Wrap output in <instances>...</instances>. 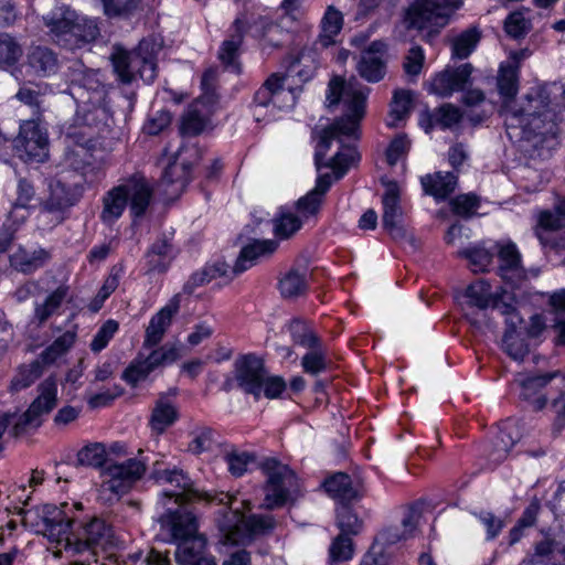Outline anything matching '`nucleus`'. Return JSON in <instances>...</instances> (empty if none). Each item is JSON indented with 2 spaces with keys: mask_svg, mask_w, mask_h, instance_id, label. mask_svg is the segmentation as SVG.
Here are the masks:
<instances>
[{
  "mask_svg": "<svg viewBox=\"0 0 565 565\" xmlns=\"http://www.w3.org/2000/svg\"><path fill=\"white\" fill-rule=\"evenodd\" d=\"M149 43L141 41L138 50L134 52L115 47L111 54L114 71L122 83L132 82L137 75L146 82L151 83L157 76V66L153 55L148 51Z\"/></svg>",
  "mask_w": 565,
  "mask_h": 565,
  "instance_id": "obj_12",
  "label": "nucleus"
},
{
  "mask_svg": "<svg viewBox=\"0 0 565 565\" xmlns=\"http://www.w3.org/2000/svg\"><path fill=\"white\" fill-rule=\"evenodd\" d=\"M175 419L177 411L174 406L166 399H159L151 416L152 428L158 433H162L167 427L172 425Z\"/></svg>",
  "mask_w": 565,
  "mask_h": 565,
  "instance_id": "obj_49",
  "label": "nucleus"
},
{
  "mask_svg": "<svg viewBox=\"0 0 565 565\" xmlns=\"http://www.w3.org/2000/svg\"><path fill=\"white\" fill-rule=\"evenodd\" d=\"M498 89L503 97L500 114L511 140H533L552 132L554 124L551 120L550 99L545 88L533 87L524 97L513 99L518 93V67L501 65Z\"/></svg>",
  "mask_w": 565,
  "mask_h": 565,
  "instance_id": "obj_2",
  "label": "nucleus"
},
{
  "mask_svg": "<svg viewBox=\"0 0 565 565\" xmlns=\"http://www.w3.org/2000/svg\"><path fill=\"white\" fill-rule=\"evenodd\" d=\"M161 523L178 542L175 558L179 565H216L213 556L205 555L206 542L198 534L196 519L191 512H169L161 518Z\"/></svg>",
  "mask_w": 565,
  "mask_h": 565,
  "instance_id": "obj_4",
  "label": "nucleus"
},
{
  "mask_svg": "<svg viewBox=\"0 0 565 565\" xmlns=\"http://www.w3.org/2000/svg\"><path fill=\"white\" fill-rule=\"evenodd\" d=\"M342 25V13L332 6L328 7L321 19V31L318 40L316 41V45L321 47L333 45L337 42V36L339 35Z\"/></svg>",
  "mask_w": 565,
  "mask_h": 565,
  "instance_id": "obj_31",
  "label": "nucleus"
},
{
  "mask_svg": "<svg viewBox=\"0 0 565 565\" xmlns=\"http://www.w3.org/2000/svg\"><path fill=\"white\" fill-rule=\"evenodd\" d=\"M460 6V0H414L405 9L404 23L407 29H434V32H438Z\"/></svg>",
  "mask_w": 565,
  "mask_h": 565,
  "instance_id": "obj_11",
  "label": "nucleus"
},
{
  "mask_svg": "<svg viewBox=\"0 0 565 565\" xmlns=\"http://www.w3.org/2000/svg\"><path fill=\"white\" fill-rule=\"evenodd\" d=\"M22 55V47L14 38L0 34V64L13 65Z\"/></svg>",
  "mask_w": 565,
  "mask_h": 565,
  "instance_id": "obj_55",
  "label": "nucleus"
},
{
  "mask_svg": "<svg viewBox=\"0 0 565 565\" xmlns=\"http://www.w3.org/2000/svg\"><path fill=\"white\" fill-rule=\"evenodd\" d=\"M308 288V269L291 268L279 280V290L285 298H296L306 292Z\"/></svg>",
  "mask_w": 565,
  "mask_h": 565,
  "instance_id": "obj_34",
  "label": "nucleus"
},
{
  "mask_svg": "<svg viewBox=\"0 0 565 565\" xmlns=\"http://www.w3.org/2000/svg\"><path fill=\"white\" fill-rule=\"evenodd\" d=\"M292 341L306 349H315L319 339L310 326L301 320H292L288 327Z\"/></svg>",
  "mask_w": 565,
  "mask_h": 565,
  "instance_id": "obj_51",
  "label": "nucleus"
},
{
  "mask_svg": "<svg viewBox=\"0 0 565 565\" xmlns=\"http://www.w3.org/2000/svg\"><path fill=\"white\" fill-rule=\"evenodd\" d=\"M458 256L469 262V266L473 273L487 271L493 258V254L481 244L458 252Z\"/></svg>",
  "mask_w": 565,
  "mask_h": 565,
  "instance_id": "obj_41",
  "label": "nucleus"
},
{
  "mask_svg": "<svg viewBox=\"0 0 565 565\" xmlns=\"http://www.w3.org/2000/svg\"><path fill=\"white\" fill-rule=\"evenodd\" d=\"M354 547L349 535L339 534L333 539L329 547V564L347 562L353 557Z\"/></svg>",
  "mask_w": 565,
  "mask_h": 565,
  "instance_id": "obj_50",
  "label": "nucleus"
},
{
  "mask_svg": "<svg viewBox=\"0 0 565 565\" xmlns=\"http://www.w3.org/2000/svg\"><path fill=\"white\" fill-rule=\"evenodd\" d=\"M172 245L168 239L156 242L147 254L150 270L164 271L172 259Z\"/></svg>",
  "mask_w": 565,
  "mask_h": 565,
  "instance_id": "obj_43",
  "label": "nucleus"
},
{
  "mask_svg": "<svg viewBox=\"0 0 565 565\" xmlns=\"http://www.w3.org/2000/svg\"><path fill=\"white\" fill-rule=\"evenodd\" d=\"M44 23L53 39L64 45L90 42L99 34L95 20L81 17L66 6L54 8L44 17Z\"/></svg>",
  "mask_w": 565,
  "mask_h": 565,
  "instance_id": "obj_9",
  "label": "nucleus"
},
{
  "mask_svg": "<svg viewBox=\"0 0 565 565\" xmlns=\"http://www.w3.org/2000/svg\"><path fill=\"white\" fill-rule=\"evenodd\" d=\"M424 61L425 55L423 49L418 45L411 47L404 62L406 74L417 76L422 72Z\"/></svg>",
  "mask_w": 565,
  "mask_h": 565,
  "instance_id": "obj_64",
  "label": "nucleus"
},
{
  "mask_svg": "<svg viewBox=\"0 0 565 565\" xmlns=\"http://www.w3.org/2000/svg\"><path fill=\"white\" fill-rule=\"evenodd\" d=\"M38 395L30 404L28 409L15 423L14 434L19 433L20 427H39L42 424L43 416L50 414L58 402V387L54 377L50 376L42 381L36 388Z\"/></svg>",
  "mask_w": 565,
  "mask_h": 565,
  "instance_id": "obj_17",
  "label": "nucleus"
},
{
  "mask_svg": "<svg viewBox=\"0 0 565 565\" xmlns=\"http://www.w3.org/2000/svg\"><path fill=\"white\" fill-rule=\"evenodd\" d=\"M519 439L516 424L512 420L504 423L495 437L493 449L489 454L490 459L494 462L502 461Z\"/></svg>",
  "mask_w": 565,
  "mask_h": 565,
  "instance_id": "obj_33",
  "label": "nucleus"
},
{
  "mask_svg": "<svg viewBox=\"0 0 565 565\" xmlns=\"http://www.w3.org/2000/svg\"><path fill=\"white\" fill-rule=\"evenodd\" d=\"M561 375L558 372L548 373L537 376L520 375L516 380L522 387L521 396L524 399H532L537 390L544 387L552 379Z\"/></svg>",
  "mask_w": 565,
  "mask_h": 565,
  "instance_id": "obj_53",
  "label": "nucleus"
},
{
  "mask_svg": "<svg viewBox=\"0 0 565 565\" xmlns=\"http://www.w3.org/2000/svg\"><path fill=\"white\" fill-rule=\"evenodd\" d=\"M68 294V287L60 286L52 291L42 302L35 305L34 320L44 323L60 308Z\"/></svg>",
  "mask_w": 565,
  "mask_h": 565,
  "instance_id": "obj_39",
  "label": "nucleus"
},
{
  "mask_svg": "<svg viewBox=\"0 0 565 565\" xmlns=\"http://www.w3.org/2000/svg\"><path fill=\"white\" fill-rule=\"evenodd\" d=\"M28 62L31 68L38 74L47 75L55 71L56 57L54 53L46 47H34L28 55Z\"/></svg>",
  "mask_w": 565,
  "mask_h": 565,
  "instance_id": "obj_45",
  "label": "nucleus"
},
{
  "mask_svg": "<svg viewBox=\"0 0 565 565\" xmlns=\"http://www.w3.org/2000/svg\"><path fill=\"white\" fill-rule=\"evenodd\" d=\"M337 526L341 534L358 535L363 530V521L347 503H343L337 509Z\"/></svg>",
  "mask_w": 565,
  "mask_h": 565,
  "instance_id": "obj_46",
  "label": "nucleus"
},
{
  "mask_svg": "<svg viewBox=\"0 0 565 565\" xmlns=\"http://www.w3.org/2000/svg\"><path fill=\"white\" fill-rule=\"evenodd\" d=\"M113 459H107V450L103 444L95 443L83 447L77 454V462L88 467H104Z\"/></svg>",
  "mask_w": 565,
  "mask_h": 565,
  "instance_id": "obj_48",
  "label": "nucleus"
},
{
  "mask_svg": "<svg viewBox=\"0 0 565 565\" xmlns=\"http://www.w3.org/2000/svg\"><path fill=\"white\" fill-rule=\"evenodd\" d=\"M72 524L68 533L63 536L61 548L54 551L55 556L66 555L76 557L71 565H92L97 563L95 548L106 547L111 542V529L102 519L94 518L85 523L78 533L73 531Z\"/></svg>",
  "mask_w": 565,
  "mask_h": 565,
  "instance_id": "obj_7",
  "label": "nucleus"
},
{
  "mask_svg": "<svg viewBox=\"0 0 565 565\" xmlns=\"http://www.w3.org/2000/svg\"><path fill=\"white\" fill-rule=\"evenodd\" d=\"M182 356L181 348L167 343L152 350L148 355L138 354L124 371L122 379L136 386L147 380L157 367L172 364Z\"/></svg>",
  "mask_w": 565,
  "mask_h": 565,
  "instance_id": "obj_16",
  "label": "nucleus"
},
{
  "mask_svg": "<svg viewBox=\"0 0 565 565\" xmlns=\"http://www.w3.org/2000/svg\"><path fill=\"white\" fill-rule=\"evenodd\" d=\"M563 217L556 211H542L537 216V226L535 235L542 244H546L547 239L544 237L545 231H555L564 226Z\"/></svg>",
  "mask_w": 565,
  "mask_h": 565,
  "instance_id": "obj_56",
  "label": "nucleus"
},
{
  "mask_svg": "<svg viewBox=\"0 0 565 565\" xmlns=\"http://www.w3.org/2000/svg\"><path fill=\"white\" fill-rule=\"evenodd\" d=\"M49 191V198L43 203V207L47 212L64 211L74 205L78 200L76 188L66 184L60 179L50 182Z\"/></svg>",
  "mask_w": 565,
  "mask_h": 565,
  "instance_id": "obj_27",
  "label": "nucleus"
},
{
  "mask_svg": "<svg viewBox=\"0 0 565 565\" xmlns=\"http://www.w3.org/2000/svg\"><path fill=\"white\" fill-rule=\"evenodd\" d=\"M331 183L330 174L319 175L313 190L298 200L297 212L300 214L298 217L301 218L302 222L315 217L319 213L323 195L331 186Z\"/></svg>",
  "mask_w": 565,
  "mask_h": 565,
  "instance_id": "obj_26",
  "label": "nucleus"
},
{
  "mask_svg": "<svg viewBox=\"0 0 565 565\" xmlns=\"http://www.w3.org/2000/svg\"><path fill=\"white\" fill-rule=\"evenodd\" d=\"M499 266L498 275L511 285H519L526 278L521 253L515 243L503 239L495 243Z\"/></svg>",
  "mask_w": 565,
  "mask_h": 565,
  "instance_id": "obj_21",
  "label": "nucleus"
},
{
  "mask_svg": "<svg viewBox=\"0 0 565 565\" xmlns=\"http://www.w3.org/2000/svg\"><path fill=\"white\" fill-rule=\"evenodd\" d=\"M470 306L479 309L492 308L505 317V323L518 327L523 319L516 310V299L512 291L502 287L493 288L487 280L478 279L470 284L465 291Z\"/></svg>",
  "mask_w": 565,
  "mask_h": 565,
  "instance_id": "obj_10",
  "label": "nucleus"
},
{
  "mask_svg": "<svg viewBox=\"0 0 565 565\" xmlns=\"http://www.w3.org/2000/svg\"><path fill=\"white\" fill-rule=\"evenodd\" d=\"M181 305V296L174 295L168 303L151 317L146 329L143 347L153 348L163 338Z\"/></svg>",
  "mask_w": 565,
  "mask_h": 565,
  "instance_id": "obj_23",
  "label": "nucleus"
},
{
  "mask_svg": "<svg viewBox=\"0 0 565 565\" xmlns=\"http://www.w3.org/2000/svg\"><path fill=\"white\" fill-rule=\"evenodd\" d=\"M81 509V503H63L60 507L44 504L20 510L19 514L25 527L55 543V551H57L61 548L63 536L68 533V527L77 522L76 512Z\"/></svg>",
  "mask_w": 565,
  "mask_h": 565,
  "instance_id": "obj_6",
  "label": "nucleus"
},
{
  "mask_svg": "<svg viewBox=\"0 0 565 565\" xmlns=\"http://www.w3.org/2000/svg\"><path fill=\"white\" fill-rule=\"evenodd\" d=\"M451 206L455 213L468 216L477 211L479 200L475 194H462L451 201Z\"/></svg>",
  "mask_w": 565,
  "mask_h": 565,
  "instance_id": "obj_63",
  "label": "nucleus"
},
{
  "mask_svg": "<svg viewBox=\"0 0 565 565\" xmlns=\"http://www.w3.org/2000/svg\"><path fill=\"white\" fill-rule=\"evenodd\" d=\"M234 379L237 386L255 399L262 396L274 399L280 397L286 390V382L281 376L270 375L263 361L255 355H244L235 361Z\"/></svg>",
  "mask_w": 565,
  "mask_h": 565,
  "instance_id": "obj_8",
  "label": "nucleus"
},
{
  "mask_svg": "<svg viewBox=\"0 0 565 565\" xmlns=\"http://www.w3.org/2000/svg\"><path fill=\"white\" fill-rule=\"evenodd\" d=\"M43 373V367L39 360L28 365L19 367L17 374L11 381L10 390L18 392L31 386Z\"/></svg>",
  "mask_w": 565,
  "mask_h": 565,
  "instance_id": "obj_47",
  "label": "nucleus"
},
{
  "mask_svg": "<svg viewBox=\"0 0 565 565\" xmlns=\"http://www.w3.org/2000/svg\"><path fill=\"white\" fill-rule=\"evenodd\" d=\"M214 111L213 97L209 95L201 96L192 103L184 111L180 130L183 135L195 136L202 132L209 124V119Z\"/></svg>",
  "mask_w": 565,
  "mask_h": 565,
  "instance_id": "obj_22",
  "label": "nucleus"
},
{
  "mask_svg": "<svg viewBox=\"0 0 565 565\" xmlns=\"http://www.w3.org/2000/svg\"><path fill=\"white\" fill-rule=\"evenodd\" d=\"M94 131L89 124L68 126L65 138L70 145L81 148L82 151L89 150L93 143Z\"/></svg>",
  "mask_w": 565,
  "mask_h": 565,
  "instance_id": "obj_52",
  "label": "nucleus"
},
{
  "mask_svg": "<svg viewBox=\"0 0 565 565\" xmlns=\"http://www.w3.org/2000/svg\"><path fill=\"white\" fill-rule=\"evenodd\" d=\"M50 258V253L42 247L28 249L19 247L11 256V266L24 274L32 273L42 267Z\"/></svg>",
  "mask_w": 565,
  "mask_h": 565,
  "instance_id": "obj_29",
  "label": "nucleus"
},
{
  "mask_svg": "<svg viewBox=\"0 0 565 565\" xmlns=\"http://www.w3.org/2000/svg\"><path fill=\"white\" fill-rule=\"evenodd\" d=\"M278 247L273 239L253 241L241 250L233 270L236 274L243 273L252 267L257 260L271 255Z\"/></svg>",
  "mask_w": 565,
  "mask_h": 565,
  "instance_id": "obj_28",
  "label": "nucleus"
},
{
  "mask_svg": "<svg viewBox=\"0 0 565 565\" xmlns=\"http://www.w3.org/2000/svg\"><path fill=\"white\" fill-rule=\"evenodd\" d=\"M215 446L216 439L214 438V433L209 428H204L195 434L189 445V450L199 455L204 451L213 450Z\"/></svg>",
  "mask_w": 565,
  "mask_h": 565,
  "instance_id": "obj_61",
  "label": "nucleus"
},
{
  "mask_svg": "<svg viewBox=\"0 0 565 565\" xmlns=\"http://www.w3.org/2000/svg\"><path fill=\"white\" fill-rule=\"evenodd\" d=\"M308 350L309 352H307L301 359V366L306 373L317 375L327 367L326 352L320 347V343L317 344L315 349Z\"/></svg>",
  "mask_w": 565,
  "mask_h": 565,
  "instance_id": "obj_54",
  "label": "nucleus"
},
{
  "mask_svg": "<svg viewBox=\"0 0 565 565\" xmlns=\"http://www.w3.org/2000/svg\"><path fill=\"white\" fill-rule=\"evenodd\" d=\"M419 514L409 512L402 522V526H391L381 531L371 547V553L380 554L385 546L396 544L403 540L412 537L417 529Z\"/></svg>",
  "mask_w": 565,
  "mask_h": 565,
  "instance_id": "obj_25",
  "label": "nucleus"
},
{
  "mask_svg": "<svg viewBox=\"0 0 565 565\" xmlns=\"http://www.w3.org/2000/svg\"><path fill=\"white\" fill-rule=\"evenodd\" d=\"M285 77L271 75L265 84L255 93V114L258 108H270L271 116L275 110H286L294 107L296 103L295 92L286 88L284 85Z\"/></svg>",
  "mask_w": 565,
  "mask_h": 565,
  "instance_id": "obj_18",
  "label": "nucleus"
},
{
  "mask_svg": "<svg viewBox=\"0 0 565 565\" xmlns=\"http://www.w3.org/2000/svg\"><path fill=\"white\" fill-rule=\"evenodd\" d=\"M152 199V190L143 178H132L111 188L103 196L100 220L104 224L114 225L124 214L128 202L134 218L145 215Z\"/></svg>",
  "mask_w": 565,
  "mask_h": 565,
  "instance_id": "obj_5",
  "label": "nucleus"
},
{
  "mask_svg": "<svg viewBox=\"0 0 565 565\" xmlns=\"http://www.w3.org/2000/svg\"><path fill=\"white\" fill-rule=\"evenodd\" d=\"M411 142L406 136H397L392 140L386 150V160L390 166H395L404 159L409 150Z\"/></svg>",
  "mask_w": 565,
  "mask_h": 565,
  "instance_id": "obj_62",
  "label": "nucleus"
},
{
  "mask_svg": "<svg viewBox=\"0 0 565 565\" xmlns=\"http://www.w3.org/2000/svg\"><path fill=\"white\" fill-rule=\"evenodd\" d=\"M424 191L437 200L446 199L457 185V178L450 172L427 174L420 180Z\"/></svg>",
  "mask_w": 565,
  "mask_h": 565,
  "instance_id": "obj_32",
  "label": "nucleus"
},
{
  "mask_svg": "<svg viewBox=\"0 0 565 565\" xmlns=\"http://www.w3.org/2000/svg\"><path fill=\"white\" fill-rule=\"evenodd\" d=\"M384 42L374 41L361 55L356 68L361 77L367 82H379L385 75Z\"/></svg>",
  "mask_w": 565,
  "mask_h": 565,
  "instance_id": "obj_24",
  "label": "nucleus"
},
{
  "mask_svg": "<svg viewBox=\"0 0 565 565\" xmlns=\"http://www.w3.org/2000/svg\"><path fill=\"white\" fill-rule=\"evenodd\" d=\"M383 184L385 185L382 198L383 225L394 239H402L406 236V230L399 205L401 188L395 181H383Z\"/></svg>",
  "mask_w": 565,
  "mask_h": 565,
  "instance_id": "obj_20",
  "label": "nucleus"
},
{
  "mask_svg": "<svg viewBox=\"0 0 565 565\" xmlns=\"http://www.w3.org/2000/svg\"><path fill=\"white\" fill-rule=\"evenodd\" d=\"M241 42L242 36L234 35L231 40L223 42L218 52V58L222 61L225 67L234 72H238V64L236 58L238 56V47Z\"/></svg>",
  "mask_w": 565,
  "mask_h": 565,
  "instance_id": "obj_57",
  "label": "nucleus"
},
{
  "mask_svg": "<svg viewBox=\"0 0 565 565\" xmlns=\"http://www.w3.org/2000/svg\"><path fill=\"white\" fill-rule=\"evenodd\" d=\"M266 476L264 507L276 509L284 505L298 490V480L287 465L275 458H267L262 463Z\"/></svg>",
  "mask_w": 565,
  "mask_h": 565,
  "instance_id": "obj_13",
  "label": "nucleus"
},
{
  "mask_svg": "<svg viewBox=\"0 0 565 565\" xmlns=\"http://www.w3.org/2000/svg\"><path fill=\"white\" fill-rule=\"evenodd\" d=\"M35 199V191L33 185L25 179H20L17 186V199L9 213L10 218H17L19 222H24L29 216L28 210Z\"/></svg>",
  "mask_w": 565,
  "mask_h": 565,
  "instance_id": "obj_35",
  "label": "nucleus"
},
{
  "mask_svg": "<svg viewBox=\"0 0 565 565\" xmlns=\"http://www.w3.org/2000/svg\"><path fill=\"white\" fill-rule=\"evenodd\" d=\"M462 114L460 109L451 104H445L433 115V122L441 128H452L459 124Z\"/></svg>",
  "mask_w": 565,
  "mask_h": 565,
  "instance_id": "obj_58",
  "label": "nucleus"
},
{
  "mask_svg": "<svg viewBox=\"0 0 565 565\" xmlns=\"http://www.w3.org/2000/svg\"><path fill=\"white\" fill-rule=\"evenodd\" d=\"M224 459L228 466V471L236 477L244 475L248 465L253 461V457L238 450H231L225 454Z\"/></svg>",
  "mask_w": 565,
  "mask_h": 565,
  "instance_id": "obj_60",
  "label": "nucleus"
},
{
  "mask_svg": "<svg viewBox=\"0 0 565 565\" xmlns=\"http://www.w3.org/2000/svg\"><path fill=\"white\" fill-rule=\"evenodd\" d=\"M303 222L290 211L281 210L273 220L274 235L279 239H288L302 226Z\"/></svg>",
  "mask_w": 565,
  "mask_h": 565,
  "instance_id": "obj_40",
  "label": "nucleus"
},
{
  "mask_svg": "<svg viewBox=\"0 0 565 565\" xmlns=\"http://www.w3.org/2000/svg\"><path fill=\"white\" fill-rule=\"evenodd\" d=\"M472 70L469 63L455 68L447 67L431 77L426 84L427 90L440 97H449L455 92L463 90L470 84Z\"/></svg>",
  "mask_w": 565,
  "mask_h": 565,
  "instance_id": "obj_19",
  "label": "nucleus"
},
{
  "mask_svg": "<svg viewBox=\"0 0 565 565\" xmlns=\"http://www.w3.org/2000/svg\"><path fill=\"white\" fill-rule=\"evenodd\" d=\"M290 60L289 71L299 76L301 81L311 78L318 66L316 49H303L295 56H290Z\"/></svg>",
  "mask_w": 565,
  "mask_h": 565,
  "instance_id": "obj_36",
  "label": "nucleus"
},
{
  "mask_svg": "<svg viewBox=\"0 0 565 565\" xmlns=\"http://www.w3.org/2000/svg\"><path fill=\"white\" fill-rule=\"evenodd\" d=\"M146 472L142 460L129 458L122 462L109 461L100 470V492L111 501L126 494Z\"/></svg>",
  "mask_w": 565,
  "mask_h": 565,
  "instance_id": "obj_14",
  "label": "nucleus"
},
{
  "mask_svg": "<svg viewBox=\"0 0 565 565\" xmlns=\"http://www.w3.org/2000/svg\"><path fill=\"white\" fill-rule=\"evenodd\" d=\"M412 93L405 89L395 90L391 103V109L387 118V126L397 127L405 120L412 109Z\"/></svg>",
  "mask_w": 565,
  "mask_h": 565,
  "instance_id": "obj_38",
  "label": "nucleus"
},
{
  "mask_svg": "<svg viewBox=\"0 0 565 565\" xmlns=\"http://www.w3.org/2000/svg\"><path fill=\"white\" fill-rule=\"evenodd\" d=\"M14 153L25 162H44L49 158V137L39 120H23L13 139Z\"/></svg>",
  "mask_w": 565,
  "mask_h": 565,
  "instance_id": "obj_15",
  "label": "nucleus"
},
{
  "mask_svg": "<svg viewBox=\"0 0 565 565\" xmlns=\"http://www.w3.org/2000/svg\"><path fill=\"white\" fill-rule=\"evenodd\" d=\"M159 482L175 484V490L164 491V495L173 498L175 503L183 504L195 499H205L222 505V514L217 519V526L222 533L224 544H244L259 535H264L275 527V520L269 515L245 516L239 508H232L238 502L237 497L220 492L214 495L201 494L193 490L188 477L181 470H163L156 472Z\"/></svg>",
  "mask_w": 565,
  "mask_h": 565,
  "instance_id": "obj_3",
  "label": "nucleus"
},
{
  "mask_svg": "<svg viewBox=\"0 0 565 565\" xmlns=\"http://www.w3.org/2000/svg\"><path fill=\"white\" fill-rule=\"evenodd\" d=\"M118 322L113 319L104 322L90 342V350L93 352H100L103 349H105L118 331Z\"/></svg>",
  "mask_w": 565,
  "mask_h": 565,
  "instance_id": "obj_59",
  "label": "nucleus"
},
{
  "mask_svg": "<svg viewBox=\"0 0 565 565\" xmlns=\"http://www.w3.org/2000/svg\"><path fill=\"white\" fill-rule=\"evenodd\" d=\"M480 41V32L477 28H469L451 40V56L454 58H467L477 47Z\"/></svg>",
  "mask_w": 565,
  "mask_h": 565,
  "instance_id": "obj_37",
  "label": "nucleus"
},
{
  "mask_svg": "<svg viewBox=\"0 0 565 565\" xmlns=\"http://www.w3.org/2000/svg\"><path fill=\"white\" fill-rule=\"evenodd\" d=\"M323 486L327 493L342 504L356 500L362 495L359 489L353 486L351 478L342 472L328 478Z\"/></svg>",
  "mask_w": 565,
  "mask_h": 565,
  "instance_id": "obj_30",
  "label": "nucleus"
},
{
  "mask_svg": "<svg viewBox=\"0 0 565 565\" xmlns=\"http://www.w3.org/2000/svg\"><path fill=\"white\" fill-rule=\"evenodd\" d=\"M367 92L355 81L345 82L341 77L330 81L327 92L328 107L342 104L343 116L331 126L323 129L317 149V161L326 156L333 141L339 142L340 149L332 158L331 168L341 178L359 159V153L351 145L360 136V122L365 114Z\"/></svg>",
  "mask_w": 565,
  "mask_h": 565,
  "instance_id": "obj_1",
  "label": "nucleus"
},
{
  "mask_svg": "<svg viewBox=\"0 0 565 565\" xmlns=\"http://www.w3.org/2000/svg\"><path fill=\"white\" fill-rule=\"evenodd\" d=\"M522 323L518 327H512L507 323V330L502 339L503 350L516 361H522L529 353L527 345L519 332Z\"/></svg>",
  "mask_w": 565,
  "mask_h": 565,
  "instance_id": "obj_42",
  "label": "nucleus"
},
{
  "mask_svg": "<svg viewBox=\"0 0 565 565\" xmlns=\"http://www.w3.org/2000/svg\"><path fill=\"white\" fill-rule=\"evenodd\" d=\"M76 334L73 331H66L60 335L50 347L40 355L39 361L42 364H52L63 354H65L74 344Z\"/></svg>",
  "mask_w": 565,
  "mask_h": 565,
  "instance_id": "obj_44",
  "label": "nucleus"
}]
</instances>
